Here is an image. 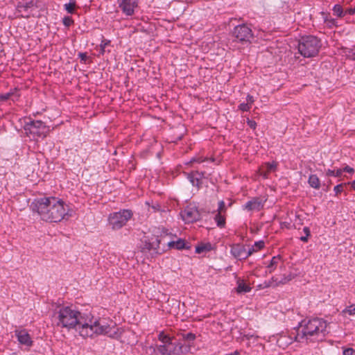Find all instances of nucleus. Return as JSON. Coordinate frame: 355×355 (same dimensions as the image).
Wrapping results in <instances>:
<instances>
[{"label":"nucleus","instance_id":"nucleus-1","mask_svg":"<svg viewBox=\"0 0 355 355\" xmlns=\"http://www.w3.org/2000/svg\"><path fill=\"white\" fill-rule=\"evenodd\" d=\"M58 327L68 329H76L83 338H94L107 335L112 338L119 337V329L111 320L94 317L90 313H80L69 306H63L55 313Z\"/></svg>","mask_w":355,"mask_h":355},{"label":"nucleus","instance_id":"nucleus-2","mask_svg":"<svg viewBox=\"0 0 355 355\" xmlns=\"http://www.w3.org/2000/svg\"><path fill=\"white\" fill-rule=\"evenodd\" d=\"M31 208L46 222L58 223L69 217L68 206L62 200L55 197L37 198L31 203Z\"/></svg>","mask_w":355,"mask_h":355},{"label":"nucleus","instance_id":"nucleus-3","mask_svg":"<svg viewBox=\"0 0 355 355\" xmlns=\"http://www.w3.org/2000/svg\"><path fill=\"white\" fill-rule=\"evenodd\" d=\"M329 324L320 318L303 320L296 330L295 339L297 342H321L329 334Z\"/></svg>","mask_w":355,"mask_h":355},{"label":"nucleus","instance_id":"nucleus-4","mask_svg":"<svg viewBox=\"0 0 355 355\" xmlns=\"http://www.w3.org/2000/svg\"><path fill=\"white\" fill-rule=\"evenodd\" d=\"M162 345L157 346V350L162 355H182L189 350V346H184L178 342H174L173 338L161 332L158 336Z\"/></svg>","mask_w":355,"mask_h":355},{"label":"nucleus","instance_id":"nucleus-5","mask_svg":"<svg viewBox=\"0 0 355 355\" xmlns=\"http://www.w3.org/2000/svg\"><path fill=\"white\" fill-rule=\"evenodd\" d=\"M321 46V41L317 37L306 35L299 40L298 51L304 57L311 58L318 55Z\"/></svg>","mask_w":355,"mask_h":355},{"label":"nucleus","instance_id":"nucleus-6","mask_svg":"<svg viewBox=\"0 0 355 355\" xmlns=\"http://www.w3.org/2000/svg\"><path fill=\"white\" fill-rule=\"evenodd\" d=\"M26 135L33 140L46 137L49 129L42 121L29 119L24 125Z\"/></svg>","mask_w":355,"mask_h":355},{"label":"nucleus","instance_id":"nucleus-7","mask_svg":"<svg viewBox=\"0 0 355 355\" xmlns=\"http://www.w3.org/2000/svg\"><path fill=\"white\" fill-rule=\"evenodd\" d=\"M133 214L130 209H122L110 214L108 220L113 230H119L126 225Z\"/></svg>","mask_w":355,"mask_h":355},{"label":"nucleus","instance_id":"nucleus-8","mask_svg":"<svg viewBox=\"0 0 355 355\" xmlns=\"http://www.w3.org/2000/svg\"><path fill=\"white\" fill-rule=\"evenodd\" d=\"M233 35L237 41L242 43L251 42L254 36L251 28L245 24L235 26L233 31Z\"/></svg>","mask_w":355,"mask_h":355},{"label":"nucleus","instance_id":"nucleus-9","mask_svg":"<svg viewBox=\"0 0 355 355\" xmlns=\"http://www.w3.org/2000/svg\"><path fill=\"white\" fill-rule=\"evenodd\" d=\"M182 220L187 223H193L200 218V214L196 207H187L181 211Z\"/></svg>","mask_w":355,"mask_h":355},{"label":"nucleus","instance_id":"nucleus-10","mask_svg":"<svg viewBox=\"0 0 355 355\" xmlns=\"http://www.w3.org/2000/svg\"><path fill=\"white\" fill-rule=\"evenodd\" d=\"M119 6L127 16H132L137 7V0H120Z\"/></svg>","mask_w":355,"mask_h":355},{"label":"nucleus","instance_id":"nucleus-11","mask_svg":"<svg viewBox=\"0 0 355 355\" xmlns=\"http://www.w3.org/2000/svg\"><path fill=\"white\" fill-rule=\"evenodd\" d=\"M15 334L17 338L18 342L26 347H30L33 345V340L26 329H16Z\"/></svg>","mask_w":355,"mask_h":355},{"label":"nucleus","instance_id":"nucleus-12","mask_svg":"<svg viewBox=\"0 0 355 355\" xmlns=\"http://www.w3.org/2000/svg\"><path fill=\"white\" fill-rule=\"evenodd\" d=\"M231 254L238 259H245L251 255L250 252H246V249L243 245L237 244L231 248Z\"/></svg>","mask_w":355,"mask_h":355},{"label":"nucleus","instance_id":"nucleus-13","mask_svg":"<svg viewBox=\"0 0 355 355\" xmlns=\"http://www.w3.org/2000/svg\"><path fill=\"white\" fill-rule=\"evenodd\" d=\"M160 241L158 236H153L150 239L144 241V248L148 250H153L155 253H159Z\"/></svg>","mask_w":355,"mask_h":355},{"label":"nucleus","instance_id":"nucleus-14","mask_svg":"<svg viewBox=\"0 0 355 355\" xmlns=\"http://www.w3.org/2000/svg\"><path fill=\"white\" fill-rule=\"evenodd\" d=\"M244 207L248 211H259L263 207V202L260 198H254L248 201Z\"/></svg>","mask_w":355,"mask_h":355},{"label":"nucleus","instance_id":"nucleus-15","mask_svg":"<svg viewBox=\"0 0 355 355\" xmlns=\"http://www.w3.org/2000/svg\"><path fill=\"white\" fill-rule=\"evenodd\" d=\"M33 1H30L25 3H19L17 7V9L19 12H21V16L23 17H29L30 12H28V9L33 8L34 6Z\"/></svg>","mask_w":355,"mask_h":355},{"label":"nucleus","instance_id":"nucleus-16","mask_svg":"<svg viewBox=\"0 0 355 355\" xmlns=\"http://www.w3.org/2000/svg\"><path fill=\"white\" fill-rule=\"evenodd\" d=\"M277 168V163L272 162L271 163L268 162L266 163L263 166H262L259 168L260 175H262L264 178H268V174L272 171H275Z\"/></svg>","mask_w":355,"mask_h":355},{"label":"nucleus","instance_id":"nucleus-17","mask_svg":"<svg viewBox=\"0 0 355 355\" xmlns=\"http://www.w3.org/2000/svg\"><path fill=\"white\" fill-rule=\"evenodd\" d=\"M324 23L328 28H333L338 26V21L336 19L332 18L329 12H321Z\"/></svg>","mask_w":355,"mask_h":355},{"label":"nucleus","instance_id":"nucleus-18","mask_svg":"<svg viewBox=\"0 0 355 355\" xmlns=\"http://www.w3.org/2000/svg\"><path fill=\"white\" fill-rule=\"evenodd\" d=\"M19 96L18 90L15 88L11 89L9 92L0 94V101H6L11 99L12 101H15L18 100Z\"/></svg>","mask_w":355,"mask_h":355},{"label":"nucleus","instance_id":"nucleus-19","mask_svg":"<svg viewBox=\"0 0 355 355\" xmlns=\"http://www.w3.org/2000/svg\"><path fill=\"white\" fill-rule=\"evenodd\" d=\"M168 245L170 248H175L177 250H182L185 248H189L188 246H187V243H185L184 240L183 239H178L176 241H170L168 243Z\"/></svg>","mask_w":355,"mask_h":355},{"label":"nucleus","instance_id":"nucleus-20","mask_svg":"<svg viewBox=\"0 0 355 355\" xmlns=\"http://www.w3.org/2000/svg\"><path fill=\"white\" fill-rule=\"evenodd\" d=\"M237 288L236 291L239 293H248L251 291V287L247 285L243 280L239 279L237 281Z\"/></svg>","mask_w":355,"mask_h":355},{"label":"nucleus","instance_id":"nucleus-21","mask_svg":"<svg viewBox=\"0 0 355 355\" xmlns=\"http://www.w3.org/2000/svg\"><path fill=\"white\" fill-rule=\"evenodd\" d=\"M333 15L338 18L345 17V10L340 4H335L332 8Z\"/></svg>","mask_w":355,"mask_h":355},{"label":"nucleus","instance_id":"nucleus-22","mask_svg":"<svg viewBox=\"0 0 355 355\" xmlns=\"http://www.w3.org/2000/svg\"><path fill=\"white\" fill-rule=\"evenodd\" d=\"M309 185L314 189H319L320 187V181L316 175H311L309 178Z\"/></svg>","mask_w":355,"mask_h":355},{"label":"nucleus","instance_id":"nucleus-23","mask_svg":"<svg viewBox=\"0 0 355 355\" xmlns=\"http://www.w3.org/2000/svg\"><path fill=\"white\" fill-rule=\"evenodd\" d=\"M279 261H280V257L279 256H277V257H272V259H271L270 263L267 266L269 272H272V271H274V270L277 266Z\"/></svg>","mask_w":355,"mask_h":355},{"label":"nucleus","instance_id":"nucleus-24","mask_svg":"<svg viewBox=\"0 0 355 355\" xmlns=\"http://www.w3.org/2000/svg\"><path fill=\"white\" fill-rule=\"evenodd\" d=\"M214 220L220 227H223L225 224V217L220 213H217L215 215Z\"/></svg>","mask_w":355,"mask_h":355},{"label":"nucleus","instance_id":"nucleus-25","mask_svg":"<svg viewBox=\"0 0 355 355\" xmlns=\"http://www.w3.org/2000/svg\"><path fill=\"white\" fill-rule=\"evenodd\" d=\"M76 0H69V3L64 4V8L68 13L73 14L76 8Z\"/></svg>","mask_w":355,"mask_h":355},{"label":"nucleus","instance_id":"nucleus-26","mask_svg":"<svg viewBox=\"0 0 355 355\" xmlns=\"http://www.w3.org/2000/svg\"><path fill=\"white\" fill-rule=\"evenodd\" d=\"M211 250L210 244H202L196 247V252L200 254L205 251H209Z\"/></svg>","mask_w":355,"mask_h":355},{"label":"nucleus","instance_id":"nucleus-27","mask_svg":"<svg viewBox=\"0 0 355 355\" xmlns=\"http://www.w3.org/2000/svg\"><path fill=\"white\" fill-rule=\"evenodd\" d=\"M342 174H343V170L340 169V168L337 169L336 171L328 169L326 171V175L328 177H330V176L340 177L342 175Z\"/></svg>","mask_w":355,"mask_h":355},{"label":"nucleus","instance_id":"nucleus-28","mask_svg":"<svg viewBox=\"0 0 355 355\" xmlns=\"http://www.w3.org/2000/svg\"><path fill=\"white\" fill-rule=\"evenodd\" d=\"M187 178L193 186H196L198 188L200 187L201 184V181H199V180L197 178H196L193 175H192L191 173H188Z\"/></svg>","mask_w":355,"mask_h":355},{"label":"nucleus","instance_id":"nucleus-29","mask_svg":"<svg viewBox=\"0 0 355 355\" xmlns=\"http://www.w3.org/2000/svg\"><path fill=\"white\" fill-rule=\"evenodd\" d=\"M182 338L187 341H193L196 339V335L193 333L182 334Z\"/></svg>","mask_w":355,"mask_h":355},{"label":"nucleus","instance_id":"nucleus-30","mask_svg":"<svg viewBox=\"0 0 355 355\" xmlns=\"http://www.w3.org/2000/svg\"><path fill=\"white\" fill-rule=\"evenodd\" d=\"M303 232H304V236L300 237V240L303 242H307L309 240V237L311 235L310 229L308 227H304L303 228Z\"/></svg>","mask_w":355,"mask_h":355},{"label":"nucleus","instance_id":"nucleus-31","mask_svg":"<svg viewBox=\"0 0 355 355\" xmlns=\"http://www.w3.org/2000/svg\"><path fill=\"white\" fill-rule=\"evenodd\" d=\"M343 313H347L349 315H355V304H352L347 307H346L343 311Z\"/></svg>","mask_w":355,"mask_h":355},{"label":"nucleus","instance_id":"nucleus-32","mask_svg":"<svg viewBox=\"0 0 355 355\" xmlns=\"http://www.w3.org/2000/svg\"><path fill=\"white\" fill-rule=\"evenodd\" d=\"M345 55L347 58L355 60V48L347 49L345 51Z\"/></svg>","mask_w":355,"mask_h":355},{"label":"nucleus","instance_id":"nucleus-33","mask_svg":"<svg viewBox=\"0 0 355 355\" xmlns=\"http://www.w3.org/2000/svg\"><path fill=\"white\" fill-rule=\"evenodd\" d=\"M62 22L65 26L69 27L73 24V20L70 17H64L62 19Z\"/></svg>","mask_w":355,"mask_h":355},{"label":"nucleus","instance_id":"nucleus-34","mask_svg":"<svg viewBox=\"0 0 355 355\" xmlns=\"http://www.w3.org/2000/svg\"><path fill=\"white\" fill-rule=\"evenodd\" d=\"M251 107L248 103H242L239 105V108L243 112H248L250 110Z\"/></svg>","mask_w":355,"mask_h":355},{"label":"nucleus","instance_id":"nucleus-35","mask_svg":"<svg viewBox=\"0 0 355 355\" xmlns=\"http://www.w3.org/2000/svg\"><path fill=\"white\" fill-rule=\"evenodd\" d=\"M346 184H340L334 187V191L335 192L336 196H338L341 192L343 191V187Z\"/></svg>","mask_w":355,"mask_h":355},{"label":"nucleus","instance_id":"nucleus-36","mask_svg":"<svg viewBox=\"0 0 355 355\" xmlns=\"http://www.w3.org/2000/svg\"><path fill=\"white\" fill-rule=\"evenodd\" d=\"M110 43V40H103L101 41V43L100 44V48H101V53H104L105 52V49L107 46H108Z\"/></svg>","mask_w":355,"mask_h":355},{"label":"nucleus","instance_id":"nucleus-37","mask_svg":"<svg viewBox=\"0 0 355 355\" xmlns=\"http://www.w3.org/2000/svg\"><path fill=\"white\" fill-rule=\"evenodd\" d=\"M226 208H225V203L223 200H220L219 202H218V213H220L222 214L223 212H224L225 211Z\"/></svg>","mask_w":355,"mask_h":355},{"label":"nucleus","instance_id":"nucleus-38","mask_svg":"<svg viewBox=\"0 0 355 355\" xmlns=\"http://www.w3.org/2000/svg\"><path fill=\"white\" fill-rule=\"evenodd\" d=\"M343 355H355V349L343 348Z\"/></svg>","mask_w":355,"mask_h":355},{"label":"nucleus","instance_id":"nucleus-39","mask_svg":"<svg viewBox=\"0 0 355 355\" xmlns=\"http://www.w3.org/2000/svg\"><path fill=\"white\" fill-rule=\"evenodd\" d=\"M344 10H345V16L346 15H355V6L349 7V8H347L344 9Z\"/></svg>","mask_w":355,"mask_h":355},{"label":"nucleus","instance_id":"nucleus-40","mask_svg":"<svg viewBox=\"0 0 355 355\" xmlns=\"http://www.w3.org/2000/svg\"><path fill=\"white\" fill-rule=\"evenodd\" d=\"M191 173L192 175H193L196 178H197L199 180V181H201L202 178L205 177L204 172H199V171H192Z\"/></svg>","mask_w":355,"mask_h":355},{"label":"nucleus","instance_id":"nucleus-41","mask_svg":"<svg viewBox=\"0 0 355 355\" xmlns=\"http://www.w3.org/2000/svg\"><path fill=\"white\" fill-rule=\"evenodd\" d=\"M150 207L154 212L162 211L161 205L157 202L153 204Z\"/></svg>","mask_w":355,"mask_h":355},{"label":"nucleus","instance_id":"nucleus-42","mask_svg":"<svg viewBox=\"0 0 355 355\" xmlns=\"http://www.w3.org/2000/svg\"><path fill=\"white\" fill-rule=\"evenodd\" d=\"M254 246L257 250H261L264 247V242L262 241H257L254 243Z\"/></svg>","mask_w":355,"mask_h":355},{"label":"nucleus","instance_id":"nucleus-43","mask_svg":"<svg viewBox=\"0 0 355 355\" xmlns=\"http://www.w3.org/2000/svg\"><path fill=\"white\" fill-rule=\"evenodd\" d=\"M247 123L248 125H249V127L252 129H255L256 128V126H257V123L253 121V120H251L250 119H247Z\"/></svg>","mask_w":355,"mask_h":355},{"label":"nucleus","instance_id":"nucleus-44","mask_svg":"<svg viewBox=\"0 0 355 355\" xmlns=\"http://www.w3.org/2000/svg\"><path fill=\"white\" fill-rule=\"evenodd\" d=\"M254 102V97L250 94H248L246 97V103H248L250 105L252 106L253 103Z\"/></svg>","mask_w":355,"mask_h":355},{"label":"nucleus","instance_id":"nucleus-45","mask_svg":"<svg viewBox=\"0 0 355 355\" xmlns=\"http://www.w3.org/2000/svg\"><path fill=\"white\" fill-rule=\"evenodd\" d=\"M341 169L343 170V173L347 172L349 173H353L354 172V168L349 166H346L345 167H344L343 168H341Z\"/></svg>","mask_w":355,"mask_h":355},{"label":"nucleus","instance_id":"nucleus-46","mask_svg":"<svg viewBox=\"0 0 355 355\" xmlns=\"http://www.w3.org/2000/svg\"><path fill=\"white\" fill-rule=\"evenodd\" d=\"M78 56L80 58L81 61H84V62H86V60L88 58L87 55V53H80L78 54Z\"/></svg>","mask_w":355,"mask_h":355},{"label":"nucleus","instance_id":"nucleus-47","mask_svg":"<svg viewBox=\"0 0 355 355\" xmlns=\"http://www.w3.org/2000/svg\"><path fill=\"white\" fill-rule=\"evenodd\" d=\"M205 161L204 159H202V157H198L197 159L196 158H193L191 160V162H198V163H202Z\"/></svg>","mask_w":355,"mask_h":355},{"label":"nucleus","instance_id":"nucleus-48","mask_svg":"<svg viewBox=\"0 0 355 355\" xmlns=\"http://www.w3.org/2000/svg\"><path fill=\"white\" fill-rule=\"evenodd\" d=\"M257 251L256 250V248H254V246H252L250 248L248 249V250H246V252H251V254L254 252H256Z\"/></svg>","mask_w":355,"mask_h":355},{"label":"nucleus","instance_id":"nucleus-49","mask_svg":"<svg viewBox=\"0 0 355 355\" xmlns=\"http://www.w3.org/2000/svg\"><path fill=\"white\" fill-rule=\"evenodd\" d=\"M239 351L236 350V351H234V352L230 353V354H226V355H239Z\"/></svg>","mask_w":355,"mask_h":355},{"label":"nucleus","instance_id":"nucleus-50","mask_svg":"<svg viewBox=\"0 0 355 355\" xmlns=\"http://www.w3.org/2000/svg\"><path fill=\"white\" fill-rule=\"evenodd\" d=\"M352 187L355 190V180L351 183Z\"/></svg>","mask_w":355,"mask_h":355}]
</instances>
